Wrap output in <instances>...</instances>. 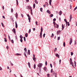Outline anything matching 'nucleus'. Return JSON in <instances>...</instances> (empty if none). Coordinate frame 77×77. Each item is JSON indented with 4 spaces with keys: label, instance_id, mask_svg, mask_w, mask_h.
<instances>
[{
    "label": "nucleus",
    "instance_id": "nucleus-1",
    "mask_svg": "<svg viewBox=\"0 0 77 77\" xmlns=\"http://www.w3.org/2000/svg\"><path fill=\"white\" fill-rule=\"evenodd\" d=\"M43 65V64L42 63H39L38 65V68H42V66Z\"/></svg>",
    "mask_w": 77,
    "mask_h": 77
},
{
    "label": "nucleus",
    "instance_id": "nucleus-2",
    "mask_svg": "<svg viewBox=\"0 0 77 77\" xmlns=\"http://www.w3.org/2000/svg\"><path fill=\"white\" fill-rule=\"evenodd\" d=\"M72 42V38H71L70 39L69 44L71 45Z\"/></svg>",
    "mask_w": 77,
    "mask_h": 77
},
{
    "label": "nucleus",
    "instance_id": "nucleus-3",
    "mask_svg": "<svg viewBox=\"0 0 77 77\" xmlns=\"http://www.w3.org/2000/svg\"><path fill=\"white\" fill-rule=\"evenodd\" d=\"M52 72L54 74V75H55V77H57L56 73H55V72H54V71H52Z\"/></svg>",
    "mask_w": 77,
    "mask_h": 77
},
{
    "label": "nucleus",
    "instance_id": "nucleus-4",
    "mask_svg": "<svg viewBox=\"0 0 77 77\" xmlns=\"http://www.w3.org/2000/svg\"><path fill=\"white\" fill-rule=\"evenodd\" d=\"M43 69L45 71H48V70L47 69L46 67H45L43 68Z\"/></svg>",
    "mask_w": 77,
    "mask_h": 77
},
{
    "label": "nucleus",
    "instance_id": "nucleus-5",
    "mask_svg": "<svg viewBox=\"0 0 77 77\" xmlns=\"http://www.w3.org/2000/svg\"><path fill=\"white\" fill-rule=\"evenodd\" d=\"M56 25L57 26H54V28H59V25L57 24H56Z\"/></svg>",
    "mask_w": 77,
    "mask_h": 77
},
{
    "label": "nucleus",
    "instance_id": "nucleus-6",
    "mask_svg": "<svg viewBox=\"0 0 77 77\" xmlns=\"http://www.w3.org/2000/svg\"><path fill=\"white\" fill-rule=\"evenodd\" d=\"M60 32H61V31H58L57 32V35H59Z\"/></svg>",
    "mask_w": 77,
    "mask_h": 77
},
{
    "label": "nucleus",
    "instance_id": "nucleus-7",
    "mask_svg": "<svg viewBox=\"0 0 77 77\" xmlns=\"http://www.w3.org/2000/svg\"><path fill=\"white\" fill-rule=\"evenodd\" d=\"M47 13H48L49 14H51V12L50 11V10H48L47 11Z\"/></svg>",
    "mask_w": 77,
    "mask_h": 77
},
{
    "label": "nucleus",
    "instance_id": "nucleus-8",
    "mask_svg": "<svg viewBox=\"0 0 77 77\" xmlns=\"http://www.w3.org/2000/svg\"><path fill=\"white\" fill-rule=\"evenodd\" d=\"M31 8H32V7H31L30 6H28L27 7H26L27 9L29 10L30 9H31Z\"/></svg>",
    "mask_w": 77,
    "mask_h": 77
},
{
    "label": "nucleus",
    "instance_id": "nucleus-9",
    "mask_svg": "<svg viewBox=\"0 0 77 77\" xmlns=\"http://www.w3.org/2000/svg\"><path fill=\"white\" fill-rule=\"evenodd\" d=\"M70 65H71L73 68H74V63H70Z\"/></svg>",
    "mask_w": 77,
    "mask_h": 77
},
{
    "label": "nucleus",
    "instance_id": "nucleus-10",
    "mask_svg": "<svg viewBox=\"0 0 77 77\" xmlns=\"http://www.w3.org/2000/svg\"><path fill=\"white\" fill-rule=\"evenodd\" d=\"M55 56H56V57H57L58 58H59L60 57H59V55L57 54H55Z\"/></svg>",
    "mask_w": 77,
    "mask_h": 77
},
{
    "label": "nucleus",
    "instance_id": "nucleus-11",
    "mask_svg": "<svg viewBox=\"0 0 77 77\" xmlns=\"http://www.w3.org/2000/svg\"><path fill=\"white\" fill-rule=\"evenodd\" d=\"M15 27L16 28H17L18 27V24L17 23V21L15 22Z\"/></svg>",
    "mask_w": 77,
    "mask_h": 77
},
{
    "label": "nucleus",
    "instance_id": "nucleus-12",
    "mask_svg": "<svg viewBox=\"0 0 77 77\" xmlns=\"http://www.w3.org/2000/svg\"><path fill=\"white\" fill-rule=\"evenodd\" d=\"M12 32H13L14 33H15L16 32L15 31V28H14L12 30Z\"/></svg>",
    "mask_w": 77,
    "mask_h": 77
},
{
    "label": "nucleus",
    "instance_id": "nucleus-13",
    "mask_svg": "<svg viewBox=\"0 0 77 77\" xmlns=\"http://www.w3.org/2000/svg\"><path fill=\"white\" fill-rule=\"evenodd\" d=\"M62 11H60L59 13V14L60 15H62Z\"/></svg>",
    "mask_w": 77,
    "mask_h": 77
},
{
    "label": "nucleus",
    "instance_id": "nucleus-14",
    "mask_svg": "<svg viewBox=\"0 0 77 77\" xmlns=\"http://www.w3.org/2000/svg\"><path fill=\"white\" fill-rule=\"evenodd\" d=\"M64 27H65V26H63V24H62V30L63 29H64Z\"/></svg>",
    "mask_w": 77,
    "mask_h": 77
},
{
    "label": "nucleus",
    "instance_id": "nucleus-15",
    "mask_svg": "<svg viewBox=\"0 0 77 77\" xmlns=\"http://www.w3.org/2000/svg\"><path fill=\"white\" fill-rule=\"evenodd\" d=\"M28 64L29 68H30V63L28 62Z\"/></svg>",
    "mask_w": 77,
    "mask_h": 77
},
{
    "label": "nucleus",
    "instance_id": "nucleus-16",
    "mask_svg": "<svg viewBox=\"0 0 77 77\" xmlns=\"http://www.w3.org/2000/svg\"><path fill=\"white\" fill-rule=\"evenodd\" d=\"M15 17L17 18L18 17V14L17 13H16L15 14Z\"/></svg>",
    "mask_w": 77,
    "mask_h": 77
},
{
    "label": "nucleus",
    "instance_id": "nucleus-17",
    "mask_svg": "<svg viewBox=\"0 0 77 77\" xmlns=\"http://www.w3.org/2000/svg\"><path fill=\"white\" fill-rule=\"evenodd\" d=\"M64 21L65 22H66V24H67V21H66V19H64Z\"/></svg>",
    "mask_w": 77,
    "mask_h": 77
},
{
    "label": "nucleus",
    "instance_id": "nucleus-18",
    "mask_svg": "<svg viewBox=\"0 0 77 77\" xmlns=\"http://www.w3.org/2000/svg\"><path fill=\"white\" fill-rule=\"evenodd\" d=\"M72 15L70 14V19H72Z\"/></svg>",
    "mask_w": 77,
    "mask_h": 77
},
{
    "label": "nucleus",
    "instance_id": "nucleus-19",
    "mask_svg": "<svg viewBox=\"0 0 77 77\" xmlns=\"http://www.w3.org/2000/svg\"><path fill=\"white\" fill-rule=\"evenodd\" d=\"M53 14H50V17H51V18L53 17Z\"/></svg>",
    "mask_w": 77,
    "mask_h": 77
},
{
    "label": "nucleus",
    "instance_id": "nucleus-20",
    "mask_svg": "<svg viewBox=\"0 0 77 77\" xmlns=\"http://www.w3.org/2000/svg\"><path fill=\"white\" fill-rule=\"evenodd\" d=\"M72 59H71V58H70V63H72Z\"/></svg>",
    "mask_w": 77,
    "mask_h": 77
},
{
    "label": "nucleus",
    "instance_id": "nucleus-21",
    "mask_svg": "<svg viewBox=\"0 0 77 77\" xmlns=\"http://www.w3.org/2000/svg\"><path fill=\"white\" fill-rule=\"evenodd\" d=\"M25 37H26V38H27V36H28V34H27V33H26L25 34Z\"/></svg>",
    "mask_w": 77,
    "mask_h": 77
},
{
    "label": "nucleus",
    "instance_id": "nucleus-22",
    "mask_svg": "<svg viewBox=\"0 0 77 77\" xmlns=\"http://www.w3.org/2000/svg\"><path fill=\"white\" fill-rule=\"evenodd\" d=\"M20 38L21 39H23V37L22 36V35H21L20 36Z\"/></svg>",
    "mask_w": 77,
    "mask_h": 77
},
{
    "label": "nucleus",
    "instance_id": "nucleus-23",
    "mask_svg": "<svg viewBox=\"0 0 77 77\" xmlns=\"http://www.w3.org/2000/svg\"><path fill=\"white\" fill-rule=\"evenodd\" d=\"M28 53L29 55H30V50H28Z\"/></svg>",
    "mask_w": 77,
    "mask_h": 77
},
{
    "label": "nucleus",
    "instance_id": "nucleus-24",
    "mask_svg": "<svg viewBox=\"0 0 77 77\" xmlns=\"http://www.w3.org/2000/svg\"><path fill=\"white\" fill-rule=\"evenodd\" d=\"M15 55H16V56H18V55H20V56H21V54L17 53V54H16Z\"/></svg>",
    "mask_w": 77,
    "mask_h": 77
},
{
    "label": "nucleus",
    "instance_id": "nucleus-25",
    "mask_svg": "<svg viewBox=\"0 0 77 77\" xmlns=\"http://www.w3.org/2000/svg\"><path fill=\"white\" fill-rule=\"evenodd\" d=\"M35 3H36V4H38V1H37V0H35Z\"/></svg>",
    "mask_w": 77,
    "mask_h": 77
},
{
    "label": "nucleus",
    "instance_id": "nucleus-26",
    "mask_svg": "<svg viewBox=\"0 0 77 77\" xmlns=\"http://www.w3.org/2000/svg\"><path fill=\"white\" fill-rule=\"evenodd\" d=\"M10 62L11 63V66H13V65H14V64L13 63H12V62H11V61H10Z\"/></svg>",
    "mask_w": 77,
    "mask_h": 77
},
{
    "label": "nucleus",
    "instance_id": "nucleus-27",
    "mask_svg": "<svg viewBox=\"0 0 77 77\" xmlns=\"http://www.w3.org/2000/svg\"><path fill=\"white\" fill-rule=\"evenodd\" d=\"M51 38H53L54 37V34L53 33H52L51 35Z\"/></svg>",
    "mask_w": 77,
    "mask_h": 77
},
{
    "label": "nucleus",
    "instance_id": "nucleus-28",
    "mask_svg": "<svg viewBox=\"0 0 77 77\" xmlns=\"http://www.w3.org/2000/svg\"><path fill=\"white\" fill-rule=\"evenodd\" d=\"M33 59L34 60V62H35L36 59V58H33Z\"/></svg>",
    "mask_w": 77,
    "mask_h": 77
},
{
    "label": "nucleus",
    "instance_id": "nucleus-29",
    "mask_svg": "<svg viewBox=\"0 0 77 77\" xmlns=\"http://www.w3.org/2000/svg\"><path fill=\"white\" fill-rule=\"evenodd\" d=\"M16 2H17V5L18 6V0H16Z\"/></svg>",
    "mask_w": 77,
    "mask_h": 77
},
{
    "label": "nucleus",
    "instance_id": "nucleus-30",
    "mask_svg": "<svg viewBox=\"0 0 77 77\" xmlns=\"http://www.w3.org/2000/svg\"><path fill=\"white\" fill-rule=\"evenodd\" d=\"M27 16L28 17V18H30V16H29V14H27Z\"/></svg>",
    "mask_w": 77,
    "mask_h": 77
},
{
    "label": "nucleus",
    "instance_id": "nucleus-31",
    "mask_svg": "<svg viewBox=\"0 0 77 77\" xmlns=\"http://www.w3.org/2000/svg\"><path fill=\"white\" fill-rule=\"evenodd\" d=\"M4 39L5 42H7V39H6V38H4Z\"/></svg>",
    "mask_w": 77,
    "mask_h": 77
},
{
    "label": "nucleus",
    "instance_id": "nucleus-32",
    "mask_svg": "<svg viewBox=\"0 0 77 77\" xmlns=\"http://www.w3.org/2000/svg\"><path fill=\"white\" fill-rule=\"evenodd\" d=\"M8 38L9 39V40L10 41H11V37H10V35H8Z\"/></svg>",
    "mask_w": 77,
    "mask_h": 77
},
{
    "label": "nucleus",
    "instance_id": "nucleus-33",
    "mask_svg": "<svg viewBox=\"0 0 77 77\" xmlns=\"http://www.w3.org/2000/svg\"><path fill=\"white\" fill-rule=\"evenodd\" d=\"M24 50H25V52H27V49H26V48H24Z\"/></svg>",
    "mask_w": 77,
    "mask_h": 77
},
{
    "label": "nucleus",
    "instance_id": "nucleus-34",
    "mask_svg": "<svg viewBox=\"0 0 77 77\" xmlns=\"http://www.w3.org/2000/svg\"><path fill=\"white\" fill-rule=\"evenodd\" d=\"M34 68L35 69L36 68V64H34Z\"/></svg>",
    "mask_w": 77,
    "mask_h": 77
},
{
    "label": "nucleus",
    "instance_id": "nucleus-35",
    "mask_svg": "<svg viewBox=\"0 0 77 77\" xmlns=\"http://www.w3.org/2000/svg\"><path fill=\"white\" fill-rule=\"evenodd\" d=\"M33 8H35V4L34 3L33 5Z\"/></svg>",
    "mask_w": 77,
    "mask_h": 77
},
{
    "label": "nucleus",
    "instance_id": "nucleus-36",
    "mask_svg": "<svg viewBox=\"0 0 77 77\" xmlns=\"http://www.w3.org/2000/svg\"><path fill=\"white\" fill-rule=\"evenodd\" d=\"M1 24H2V27H5V26H4V25H3V23H1Z\"/></svg>",
    "mask_w": 77,
    "mask_h": 77
},
{
    "label": "nucleus",
    "instance_id": "nucleus-37",
    "mask_svg": "<svg viewBox=\"0 0 77 77\" xmlns=\"http://www.w3.org/2000/svg\"><path fill=\"white\" fill-rule=\"evenodd\" d=\"M63 47H65V42H63Z\"/></svg>",
    "mask_w": 77,
    "mask_h": 77
},
{
    "label": "nucleus",
    "instance_id": "nucleus-38",
    "mask_svg": "<svg viewBox=\"0 0 77 77\" xmlns=\"http://www.w3.org/2000/svg\"><path fill=\"white\" fill-rule=\"evenodd\" d=\"M54 51H57V48H55V49H54Z\"/></svg>",
    "mask_w": 77,
    "mask_h": 77
},
{
    "label": "nucleus",
    "instance_id": "nucleus-39",
    "mask_svg": "<svg viewBox=\"0 0 77 77\" xmlns=\"http://www.w3.org/2000/svg\"><path fill=\"white\" fill-rule=\"evenodd\" d=\"M76 9H77V6L74 9V11L76 10Z\"/></svg>",
    "mask_w": 77,
    "mask_h": 77
},
{
    "label": "nucleus",
    "instance_id": "nucleus-40",
    "mask_svg": "<svg viewBox=\"0 0 77 77\" xmlns=\"http://www.w3.org/2000/svg\"><path fill=\"white\" fill-rule=\"evenodd\" d=\"M31 32V29H30L29 31V33H30Z\"/></svg>",
    "mask_w": 77,
    "mask_h": 77
},
{
    "label": "nucleus",
    "instance_id": "nucleus-41",
    "mask_svg": "<svg viewBox=\"0 0 77 77\" xmlns=\"http://www.w3.org/2000/svg\"><path fill=\"white\" fill-rule=\"evenodd\" d=\"M71 56H72V55H73L74 53L72 52H71Z\"/></svg>",
    "mask_w": 77,
    "mask_h": 77
},
{
    "label": "nucleus",
    "instance_id": "nucleus-42",
    "mask_svg": "<svg viewBox=\"0 0 77 77\" xmlns=\"http://www.w3.org/2000/svg\"><path fill=\"white\" fill-rule=\"evenodd\" d=\"M23 39H24V41H25V42H26V37H24Z\"/></svg>",
    "mask_w": 77,
    "mask_h": 77
},
{
    "label": "nucleus",
    "instance_id": "nucleus-43",
    "mask_svg": "<svg viewBox=\"0 0 77 77\" xmlns=\"http://www.w3.org/2000/svg\"><path fill=\"white\" fill-rule=\"evenodd\" d=\"M24 55L26 56V57H27V56H26V53L24 52Z\"/></svg>",
    "mask_w": 77,
    "mask_h": 77
},
{
    "label": "nucleus",
    "instance_id": "nucleus-44",
    "mask_svg": "<svg viewBox=\"0 0 77 77\" xmlns=\"http://www.w3.org/2000/svg\"><path fill=\"white\" fill-rule=\"evenodd\" d=\"M39 72H41V68H39Z\"/></svg>",
    "mask_w": 77,
    "mask_h": 77
},
{
    "label": "nucleus",
    "instance_id": "nucleus-45",
    "mask_svg": "<svg viewBox=\"0 0 77 77\" xmlns=\"http://www.w3.org/2000/svg\"><path fill=\"white\" fill-rule=\"evenodd\" d=\"M60 37H58V38H57V40H60Z\"/></svg>",
    "mask_w": 77,
    "mask_h": 77
},
{
    "label": "nucleus",
    "instance_id": "nucleus-46",
    "mask_svg": "<svg viewBox=\"0 0 77 77\" xmlns=\"http://www.w3.org/2000/svg\"><path fill=\"white\" fill-rule=\"evenodd\" d=\"M40 11L41 12H42V8H41L40 9Z\"/></svg>",
    "mask_w": 77,
    "mask_h": 77
},
{
    "label": "nucleus",
    "instance_id": "nucleus-47",
    "mask_svg": "<svg viewBox=\"0 0 77 77\" xmlns=\"http://www.w3.org/2000/svg\"><path fill=\"white\" fill-rule=\"evenodd\" d=\"M45 34L44 33L43 35V38H45Z\"/></svg>",
    "mask_w": 77,
    "mask_h": 77
},
{
    "label": "nucleus",
    "instance_id": "nucleus-48",
    "mask_svg": "<svg viewBox=\"0 0 77 77\" xmlns=\"http://www.w3.org/2000/svg\"><path fill=\"white\" fill-rule=\"evenodd\" d=\"M56 18H54L53 19V21H56Z\"/></svg>",
    "mask_w": 77,
    "mask_h": 77
},
{
    "label": "nucleus",
    "instance_id": "nucleus-49",
    "mask_svg": "<svg viewBox=\"0 0 77 77\" xmlns=\"http://www.w3.org/2000/svg\"><path fill=\"white\" fill-rule=\"evenodd\" d=\"M20 42H23V39H20Z\"/></svg>",
    "mask_w": 77,
    "mask_h": 77
},
{
    "label": "nucleus",
    "instance_id": "nucleus-50",
    "mask_svg": "<svg viewBox=\"0 0 77 77\" xmlns=\"http://www.w3.org/2000/svg\"><path fill=\"white\" fill-rule=\"evenodd\" d=\"M45 3L46 4V5H47V6H48V4L47 2H46Z\"/></svg>",
    "mask_w": 77,
    "mask_h": 77
},
{
    "label": "nucleus",
    "instance_id": "nucleus-51",
    "mask_svg": "<svg viewBox=\"0 0 77 77\" xmlns=\"http://www.w3.org/2000/svg\"><path fill=\"white\" fill-rule=\"evenodd\" d=\"M67 24H68V26H69V22H67Z\"/></svg>",
    "mask_w": 77,
    "mask_h": 77
},
{
    "label": "nucleus",
    "instance_id": "nucleus-52",
    "mask_svg": "<svg viewBox=\"0 0 77 77\" xmlns=\"http://www.w3.org/2000/svg\"><path fill=\"white\" fill-rule=\"evenodd\" d=\"M74 63H75V66H76V62H75V61H74Z\"/></svg>",
    "mask_w": 77,
    "mask_h": 77
},
{
    "label": "nucleus",
    "instance_id": "nucleus-53",
    "mask_svg": "<svg viewBox=\"0 0 77 77\" xmlns=\"http://www.w3.org/2000/svg\"><path fill=\"white\" fill-rule=\"evenodd\" d=\"M50 66H51V68H52V67H53V66H52V64L51 63V64H50Z\"/></svg>",
    "mask_w": 77,
    "mask_h": 77
},
{
    "label": "nucleus",
    "instance_id": "nucleus-54",
    "mask_svg": "<svg viewBox=\"0 0 77 77\" xmlns=\"http://www.w3.org/2000/svg\"><path fill=\"white\" fill-rule=\"evenodd\" d=\"M13 8H11V12H12H12H13Z\"/></svg>",
    "mask_w": 77,
    "mask_h": 77
},
{
    "label": "nucleus",
    "instance_id": "nucleus-55",
    "mask_svg": "<svg viewBox=\"0 0 77 77\" xmlns=\"http://www.w3.org/2000/svg\"><path fill=\"white\" fill-rule=\"evenodd\" d=\"M28 20H29V22L30 23V18H28Z\"/></svg>",
    "mask_w": 77,
    "mask_h": 77
},
{
    "label": "nucleus",
    "instance_id": "nucleus-56",
    "mask_svg": "<svg viewBox=\"0 0 77 77\" xmlns=\"http://www.w3.org/2000/svg\"><path fill=\"white\" fill-rule=\"evenodd\" d=\"M35 58V55H34V54H33V58Z\"/></svg>",
    "mask_w": 77,
    "mask_h": 77
},
{
    "label": "nucleus",
    "instance_id": "nucleus-57",
    "mask_svg": "<svg viewBox=\"0 0 77 77\" xmlns=\"http://www.w3.org/2000/svg\"><path fill=\"white\" fill-rule=\"evenodd\" d=\"M11 42H12V43H14V40H11Z\"/></svg>",
    "mask_w": 77,
    "mask_h": 77
},
{
    "label": "nucleus",
    "instance_id": "nucleus-58",
    "mask_svg": "<svg viewBox=\"0 0 77 77\" xmlns=\"http://www.w3.org/2000/svg\"><path fill=\"white\" fill-rule=\"evenodd\" d=\"M37 23H38V22H37V21H36V22H35L36 24V25H37V26H38V24H37Z\"/></svg>",
    "mask_w": 77,
    "mask_h": 77
},
{
    "label": "nucleus",
    "instance_id": "nucleus-59",
    "mask_svg": "<svg viewBox=\"0 0 77 77\" xmlns=\"http://www.w3.org/2000/svg\"><path fill=\"white\" fill-rule=\"evenodd\" d=\"M47 75L48 77H49V75H50V74H48Z\"/></svg>",
    "mask_w": 77,
    "mask_h": 77
},
{
    "label": "nucleus",
    "instance_id": "nucleus-60",
    "mask_svg": "<svg viewBox=\"0 0 77 77\" xmlns=\"http://www.w3.org/2000/svg\"><path fill=\"white\" fill-rule=\"evenodd\" d=\"M0 70H2V68L0 66Z\"/></svg>",
    "mask_w": 77,
    "mask_h": 77
},
{
    "label": "nucleus",
    "instance_id": "nucleus-61",
    "mask_svg": "<svg viewBox=\"0 0 77 77\" xmlns=\"http://www.w3.org/2000/svg\"><path fill=\"white\" fill-rule=\"evenodd\" d=\"M53 69H51V73L53 72Z\"/></svg>",
    "mask_w": 77,
    "mask_h": 77
},
{
    "label": "nucleus",
    "instance_id": "nucleus-62",
    "mask_svg": "<svg viewBox=\"0 0 77 77\" xmlns=\"http://www.w3.org/2000/svg\"><path fill=\"white\" fill-rule=\"evenodd\" d=\"M46 5H43V6H44V8H46V7L45 6Z\"/></svg>",
    "mask_w": 77,
    "mask_h": 77
},
{
    "label": "nucleus",
    "instance_id": "nucleus-63",
    "mask_svg": "<svg viewBox=\"0 0 77 77\" xmlns=\"http://www.w3.org/2000/svg\"><path fill=\"white\" fill-rule=\"evenodd\" d=\"M26 2H29V0H26Z\"/></svg>",
    "mask_w": 77,
    "mask_h": 77
},
{
    "label": "nucleus",
    "instance_id": "nucleus-64",
    "mask_svg": "<svg viewBox=\"0 0 77 77\" xmlns=\"http://www.w3.org/2000/svg\"><path fill=\"white\" fill-rule=\"evenodd\" d=\"M75 24L76 26H77V22H75Z\"/></svg>",
    "mask_w": 77,
    "mask_h": 77
}]
</instances>
